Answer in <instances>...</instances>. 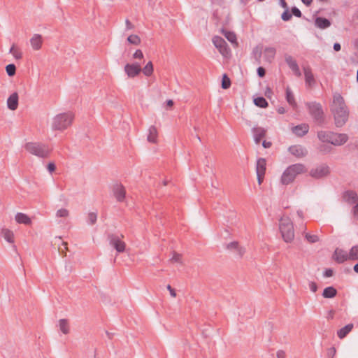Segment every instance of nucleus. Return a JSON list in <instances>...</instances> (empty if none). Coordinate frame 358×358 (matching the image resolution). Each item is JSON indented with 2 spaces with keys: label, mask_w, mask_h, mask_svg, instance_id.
Instances as JSON below:
<instances>
[{
  "label": "nucleus",
  "mask_w": 358,
  "mask_h": 358,
  "mask_svg": "<svg viewBox=\"0 0 358 358\" xmlns=\"http://www.w3.org/2000/svg\"><path fill=\"white\" fill-rule=\"evenodd\" d=\"M262 145H263V146H264L265 148H270V147H271V143H270V142H266V141H263Z\"/></svg>",
  "instance_id": "59"
},
{
  "label": "nucleus",
  "mask_w": 358,
  "mask_h": 358,
  "mask_svg": "<svg viewBox=\"0 0 358 358\" xmlns=\"http://www.w3.org/2000/svg\"><path fill=\"white\" fill-rule=\"evenodd\" d=\"M312 1H313V0H301V1H302L304 4H306V5H307V6L310 5V3H312Z\"/></svg>",
  "instance_id": "64"
},
{
  "label": "nucleus",
  "mask_w": 358,
  "mask_h": 358,
  "mask_svg": "<svg viewBox=\"0 0 358 358\" xmlns=\"http://www.w3.org/2000/svg\"><path fill=\"white\" fill-rule=\"evenodd\" d=\"M330 109L334 116L335 125L337 127H343L348 120L350 111L343 97L339 93L334 94Z\"/></svg>",
  "instance_id": "1"
},
{
  "label": "nucleus",
  "mask_w": 358,
  "mask_h": 358,
  "mask_svg": "<svg viewBox=\"0 0 358 358\" xmlns=\"http://www.w3.org/2000/svg\"><path fill=\"white\" fill-rule=\"evenodd\" d=\"M278 112L280 113V114H283L285 113V110L283 107H280L278 108Z\"/></svg>",
  "instance_id": "62"
},
{
  "label": "nucleus",
  "mask_w": 358,
  "mask_h": 358,
  "mask_svg": "<svg viewBox=\"0 0 358 358\" xmlns=\"http://www.w3.org/2000/svg\"><path fill=\"white\" fill-rule=\"evenodd\" d=\"M333 275V271L331 270V269H327L326 271H325V276L326 277H331Z\"/></svg>",
  "instance_id": "58"
},
{
  "label": "nucleus",
  "mask_w": 358,
  "mask_h": 358,
  "mask_svg": "<svg viewBox=\"0 0 358 358\" xmlns=\"http://www.w3.org/2000/svg\"><path fill=\"white\" fill-rule=\"evenodd\" d=\"M308 107L310 113L316 120H320L322 118L323 111L320 103H308Z\"/></svg>",
  "instance_id": "13"
},
{
  "label": "nucleus",
  "mask_w": 358,
  "mask_h": 358,
  "mask_svg": "<svg viewBox=\"0 0 358 358\" xmlns=\"http://www.w3.org/2000/svg\"><path fill=\"white\" fill-rule=\"evenodd\" d=\"M231 86V80L226 74H224L222 80V87L224 90L229 88Z\"/></svg>",
  "instance_id": "42"
},
{
  "label": "nucleus",
  "mask_w": 358,
  "mask_h": 358,
  "mask_svg": "<svg viewBox=\"0 0 358 358\" xmlns=\"http://www.w3.org/2000/svg\"><path fill=\"white\" fill-rule=\"evenodd\" d=\"M337 291L333 287H328L323 291L322 296L324 298H333L336 295Z\"/></svg>",
  "instance_id": "35"
},
{
  "label": "nucleus",
  "mask_w": 358,
  "mask_h": 358,
  "mask_svg": "<svg viewBox=\"0 0 358 358\" xmlns=\"http://www.w3.org/2000/svg\"><path fill=\"white\" fill-rule=\"evenodd\" d=\"M336 352V348H334V347H331V348L328 349L327 356L329 358H333L335 356Z\"/></svg>",
  "instance_id": "47"
},
{
  "label": "nucleus",
  "mask_w": 358,
  "mask_h": 358,
  "mask_svg": "<svg viewBox=\"0 0 358 358\" xmlns=\"http://www.w3.org/2000/svg\"><path fill=\"white\" fill-rule=\"evenodd\" d=\"M348 255H350L349 252L342 249L337 248L334 252L333 257L338 263H343L347 260H350V257H348Z\"/></svg>",
  "instance_id": "15"
},
{
  "label": "nucleus",
  "mask_w": 358,
  "mask_h": 358,
  "mask_svg": "<svg viewBox=\"0 0 358 358\" xmlns=\"http://www.w3.org/2000/svg\"><path fill=\"white\" fill-rule=\"evenodd\" d=\"M47 167L50 172L54 171L56 169L55 164L53 162L48 163Z\"/></svg>",
  "instance_id": "53"
},
{
  "label": "nucleus",
  "mask_w": 358,
  "mask_h": 358,
  "mask_svg": "<svg viewBox=\"0 0 358 358\" xmlns=\"http://www.w3.org/2000/svg\"><path fill=\"white\" fill-rule=\"evenodd\" d=\"M134 59H141L143 58V53L141 50H136L132 56Z\"/></svg>",
  "instance_id": "46"
},
{
  "label": "nucleus",
  "mask_w": 358,
  "mask_h": 358,
  "mask_svg": "<svg viewBox=\"0 0 358 358\" xmlns=\"http://www.w3.org/2000/svg\"><path fill=\"white\" fill-rule=\"evenodd\" d=\"M353 213L356 218L358 219V204L353 208Z\"/></svg>",
  "instance_id": "57"
},
{
  "label": "nucleus",
  "mask_w": 358,
  "mask_h": 358,
  "mask_svg": "<svg viewBox=\"0 0 358 358\" xmlns=\"http://www.w3.org/2000/svg\"><path fill=\"white\" fill-rule=\"evenodd\" d=\"M141 71L143 73L147 76H151L154 72V67L152 62L151 61L148 62L145 66L142 69Z\"/></svg>",
  "instance_id": "33"
},
{
  "label": "nucleus",
  "mask_w": 358,
  "mask_h": 358,
  "mask_svg": "<svg viewBox=\"0 0 358 358\" xmlns=\"http://www.w3.org/2000/svg\"><path fill=\"white\" fill-rule=\"evenodd\" d=\"M272 94V90L270 88H266L265 92V95L268 97H270V95Z\"/></svg>",
  "instance_id": "61"
},
{
  "label": "nucleus",
  "mask_w": 358,
  "mask_h": 358,
  "mask_svg": "<svg viewBox=\"0 0 358 358\" xmlns=\"http://www.w3.org/2000/svg\"><path fill=\"white\" fill-rule=\"evenodd\" d=\"M275 49L274 48H266L264 50V57L266 58V61L268 62H271V61L274 59L275 55Z\"/></svg>",
  "instance_id": "31"
},
{
  "label": "nucleus",
  "mask_w": 358,
  "mask_h": 358,
  "mask_svg": "<svg viewBox=\"0 0 358 358\" xmlns=\"http://www.w3.org/2000/svg\"><path fill=\"white\" fill-rule=\"evenodd\" d=\"M292 130L295 135L298 136H303L308 133L309 126L306 124H301L294 127Z\"/></svg>",
  "instance_id": "20"
},
{
  "label": "nucleus",
  "mask_w": 358,
  "mask_h": 358,
  "mask_svg": "<svg viewBox=\"0 0 358 358\" xmlns=\"http://www.w3.org/2000/svg\"><path fill=\"white\" fill-rule=\"evenodd\" d=\"M142 68L138 63H127L124 67L125 74L129 78H134L141 72Z\"/></svg>",
  "instance_id": "8"
},
{
  "label": "nucleus",
  "mask_w": 358,
  "mask_h": 358,
  "mask_svg": "<svg viewBox=\"0 0 358 358\" xmlns=\"http://www.w3.org/2000/svg\"><path fill=\"white\" fill-rule=\"evenodd\" d=\"M6 71L9 76H13L16 72V67L15 64H10L6 66Z\"/></svg>",
  "instance_id": "43"
},
{
  "label": "nucleus",
  "mask_w": 358,
  "mask_h": 358,
  "mask_svg": "<svg viewBox=\"0 0 358 358\" xmlns=\"http://www.w3.org/2000/svg\"><path fill=\"white\" fill-rule=\"evenodd\" d=\"M125 24L127 30H131L134 28V24L129 20H127L125 21Z\"/></svg>",
  "instance_id": "52"
},
{
  "label": "nucleus",
  "mask_w": 358,
  "mask_h": 358,
  "mask_svg": "<svg viewBox=\"0 0 358 358\" xmlns=\"http://www.w3.org/2000/svg\"><path fill=\"white\" fill-rule=\"evenodd\" d=\"M306 171L307 169L302 164L291 165L282 173L280 182L282 185H289L294 182L298 175L306 173Z\"/></svg>",
  "instance_id": "3"
},
{
  "label": "nucleus",
  "mask_w": 358,
  "mask_h": 358,
  "mask_svg": "<svg viewBox=\"0 0 358 358\" xmlns=\"http://www.w3.org/2000/svg\"><path fill=\"white\" fill-rule=\"evenodd\" d=\"M264 176L265 175H264V174H257L259 185H261L262 183L263 182L264 179Z\"/></svg>",
  "instance_id": "54"
},
{
  "label": "nucleus",
  "mask_w": 358,
  "mask_h": 358,
  "mask_svg": "<svg viewBox=\"0 0 358 358\" xmlns=\"http://www.w3.org/2000/svg\"><path fill=\"white\" fill-rule=\"evenodd\" d=\"M167 289L169 291V293L172 297L176 296V292L175 289H173L170 285H167Z\"/></svg>",
  "instance_id": "51"
},
{
  "label": "nucleus",
  "mask_w": 358,
  "mask_h": 358,
  "mask_svg": "<svg viewBox=\"0 0 358 358\" xmlns=\"http://www.w3.org/2000/svg\"><path fill=\"white\" fill-rule=\"evenodd\" d=\"M348 140V136L346 134L333 133L330 138V143L336 145L341 146L345 144Z\"/></svg>",
  "instance_id": "11"
},
{
  "label": "nucleus",
  "mask_w": 358,
  "mask_h": 358,
  "mask_svg": "<svg viewBox=\"0 0 358 358\" xmlns=\"http://www.w3.org/2000/svg\"><path fill=\"white\" fill-rule=\"evenodd\" d=\"M213 43L224 57H230L231 50L225 41L222 37L218 36H214L213 38Z\"/></svg>",
  "instance_id": "6"
},
{
  "label": "nucleus",
  "mask_w": 358,
  "mask_h": 358,
  "mask_svg": "<svg viewBox=\"0 0 358 358\" xmlns=\"http://www.w3.org/2000/svg\"><path fill=\"white\" fill-rule=\"evenodd\" d=\"M127 41L129 43L138 45L141 43V38L136 34H131L127 37Z\"/></svg>",
  "instance_id": "38"
},
{
  "label": "nucleus",
  "mask_w": 358,
  "mask_h": 358,
  "mask_svg": "<svg viewBox=\"0 0 358 358\" xmlns=\"http://www.w3.org/2000/svg\"><path fill=\"white\" fill-rule=\"evenodd\" d=\"M59 329L64 334H67L69 332V325L66 320L62 319L59 321Z\"/></svg>",
  "instance_id": "37"
},
{
  "label": "nucleus",
  "mask_w": 358,
  "mask_h": 358,
  "mask_svg": "<svg viewBox=\"0 0 358 358\" xmlns=\"http://www.w3.org/2000/svg\"><path fill=\"white\" fill-rule=\"evenodd\" d=\"M289 152L297 158H302L306 156V149L300 145H292L289 148Z\"/></svg>",
  "instance_id": "14"
},
{
  "label": "nucleus",
  "mask_w": 358,
  "mask_h": 358,
  "mask_svg": "<svg viewBox=\"0 0 358 358\" xmlns=\"http://www.w3.org/2000/svg\"><path fill=\"white\" fill-rule=\"evenodd\" d=\"M334 49L336 51H339L341 50V45L339 43H334Z\"/></svg>",
  "instance_id": "60"
},
{
  "label": "nucleus",
  "mask_w": 358,
  "mask_h": 358,
  "mask_svg": "<svg viewBox=\"0 0 358 358\" xmlns=\"http://www.w3.org/2000/svg\"><path fill=\"white\" fill-rule=\"evenodd\" d=\"M170 262L171 264H183L182 255L176 251H173L171 254Z\"/></svg>",
  "instance_id": "28"
},
{
  "label": "nucleus",
  "mask_w": 358,
  "mask_h": 358,
  "mask_svg": "<svg viewBox=\"0 0 358 358\" xmlns=\"http://www.w3.org/2000/svg\"><path fill=\"white\" fill-rule=\"evenodd\" d=\"M43 41L41 34H34L29 39V44L34 51H39L43 47Z\"/></svg>",
  "instance_id": "10"
},
{
  "label": "nucleus",
  "mask_w": 358,
  "mask_h": 358,
  "mask_svg": "<svg viewBox=\"0 0 358 358\" xmlns=\"http://www.w3.org/2000/svg\"><path fill=\"white\" fill-rule=\"evenodd\" d=\"M8 108L11 110H15L18 106V94L17 92L13 93L7 100Z\"/></svg>",
  "instance_id": "19"
},
{
  "label": "nucleus",
  "mask_w": 358,
  "mask_h": 358,
  "mask_svg": "<svg viewBox=\"0 0 358 358\" xmlns=\"http://www.w3.org/2000/svg\"><path fill=\"white\" fill-rule=\"evenodd\" d=\"M110 245L113 247L117 252H123L126 248V243L122 241V235L112 234L109 236Z\"/></svg>",
  "instance_id": "7"
},
{
  "label": "nucleus",
  "mask_w": 358,
  "mask_h": 358,
  "mask_svg": "<svg viewBox=\"0 0 358 358\" xmlns=\"http://www.w3.org/2000/svg\"><path fill=\"white\" fill-rule=\"evenodd\" d=\"M279 229L283 240L291 243L294 238L293 223L289 216L283 215L279 221Z\"/></svg>",
  "instance_id": "4"
},
{
  "label": "nucleus",
  "mask_w": 358,
  "mask_h": 358,
  "mask_svg": "<svg viewBox=\"0 0 358 358\" xmlns=\"http://www.w3.org/2000/svg\"><path fill=\"white\" fill-rule=\"evenodd\" d=\"M305 238L307 240V241L310 243H314L318 242L320 241V238L317 235L311 234L310 233H306Z\"/></svg>",
  "instance_id": "41"
},
{
  "label": "nucleus",
  "mask_w": 358,
  "mask_h": 358,
  "mask_svg": "<svg viewBox=\"0 0 358 358\" xmlns=\"http://www.w3.org/2000/svg\"><path fill=\"white\" fill-rule=\"evenodd\" d=\"M74 120L75 113L71 110L59 113L51 119V129L53 131L62 132L73 125Z\"/></svg>",
  "instance_id": "2"
},
{
  "label": "nucleus",
  "mask_w": 358,
  "mask_h": 358,
  "mask_svg": "<svg viewBox=\"0 0 358 358\" xmlns=\"http://www.w3.org/2000/svg\"><path fill=\"white\" fill-rule=\"evenodd\" d=\"M158 129L155 126H150L148 129L147 140L152 143H157L158 139Z\"/></svg>",
  "instance_id": "18"
},
{
  "label": "nucleus",
  "mask_w": 358,
  "mask_h": 358,
  "mask_svg": "<svg viewBox=\"0 0 358 358\" xmlns=\"http://www.w3.org/2000/svg\"><path fill=\"white\" fill-rule=\"evenodd\" d=\"M15 220L18 224L30 225L31 224V218L23 213H17L15 216Z\"/></svg>",
  "instance_id": "24"
},
{
  "label": "nucleus",
  "mask_w": 358,
  "mask_h": 358,
  "mask_svg": "<svg viewBox=\"0 0 358 358\" xmlns=\"http://www.w3.org/2000/svg\"><path fill=\"white\" fill-rule=\"evenodd\" d=\"M277 358H286V353L283 350H278L276 352Z\"/></svg>",
  "instance_id": "49"
},
{
  "label": "nucleus",
  "mask_w": 358,
  "mask_h": 358,
  "mask_svg": "<svg viewBox=\"0 0 358 358\" xmlns=\"http://www.w3.org/2000/svg\"><path fill=\"white\" fill-rule=\"evenodd\" d=\"M173 105V101L171 99L166 101V106L169 107H172Z\"/></svg>",
  "instance_id": "63"
},
{
  "label": "nucleus",
  "mask_w": 358,
  "mask_h": 358,
  "mask_svg": "<svg viewBox=\"0 0 358 358\" xmlns=\"http://www.w3.org/2000/svg\"><path fill=\"white\" fill-rule=\"evenodd\" d=\"M221 32L234 47H238V43L237 41L236 35L234 32L225 29H222Z\"/></svg>",
  "instance_id": "22"
},
{
  "label": "nucleus",
  "mask_w": 358,
  "mask_h": 358,
  "mask_svg": "<svg viewBox=\"0 0 358 358\" xmlns=\"http://www.w3.org/2000/svg\"><path fill=\"white\" fill-rule=\"evenodd\" d=\"M24 148L27 152L41 158L48 157L51 152L48 145L38 142H28Z\"/></svg>",
  "instance_id": "5"
},
{
  "label": "nucleus",
  "mask_w": 358,
  "mask_h": 358,
  "mask_svg": "<svg viewBox=\"0 0 358 358\" xmlns=\"http://www.w3.org/2000/svg\"><path fill=\"white\" fill-rule=\"evenodd\" d=\"M350 260L356 261L358 260V245H356L351 248L349 251Z\"/></svg>",
  "instance_id": "39"
},
{
  "label": "nucleus",
  "mask_w": 358,
  "mask_h": 358,
  "mask_svg": "<svg viewBox=\"0 0 358 358\" xmlns=\"http://www.w3.org/2000/svg\"><path fill=\"white\" fill-rule=\"evenodd\" d=\"M309 288L313 292H315L317 289V286L315 282H311L309 283Z\"/></svg>",
  "instance_id": "50"
},
{
  "label": "nucleus",
  "mask_w": 358,
  "mask_h": 358,
  "mask_svg": "<svg viewBox=\"0 0 358 358\" xmlns=\"http://www.w3.org/2000/svg\"><path fill=\"white\" fill-rule=\"evenodd\" d=\"M257 73L259 77H264L265 75V70L263 67H259L257 69Z\"/></svg>",
  "instance_id": "56"
},
{
  "label": "nucleus",
  "mask_w": 358,
  "mask_h": 358,
  "mask_svg": "<svg viewBox=\"0 0 358 358\" xmlns=\"http://www.w3.org/2000/svg\"><path fill=\"white\" fill-rule=\"evenodd\" d=\"M253 134L256 143H259L266 135V130L262 127H255L253 129Z\"/></svg>",
  "instance_id": "25"
},
{
  "label": "nucleus",
  "mask_w": 358,
  "mask_h": 358,
  "mask_svg": "<svg viewBox=\"0 0 358 358\" xmlns=\"http://www.w3.org/2000/svg\"><path fill=\"white\" fill-rule=\"evenodd\" d=\"M291 17L292 15L287 11H285L282 14V19L285 21L289 20Z\"/></svg>",
  "instance_id": "48"
},
{
  "label": "nucleus",
  "mask_w": 358,
  "mask_h": 358,
  "mask_svg": "<svg viewBox=\"0 0 358 358\" xmlns=\"http://www.w3.org/2000/svg\"><path fill=\"white\" fill-rule=\"evenodd\" d=\"M69 215V211L66 209L62 208L57 211V216L66 217Z\"/></svg>",
  "instance_id": "45"
},
{
  "label": "nucleus",
  "mask_w": 358,
  "mask_h": 358,
  "mask_svg": "<svg viewBox=\"0 0 358 358\" xmlns=\"http://www.w3.org/2000/svg\"><path fill=\"white\" fill-rule=\"evenodd\" d=\"M9 53L12 55L15 60H21L23 57V52L21 48L15 43L11 45Z\"/></svg>",
  "instance_id": "17"
},
{
  "label": "nucleus",
  "mask_w": 358,
  "mask_h": 358,
  "mask_svg": "<svg viewBox=\"0 0 358 358\" xmlns=\"http://www.w3.org/2000/svg\"><path fill=\"white\" fill-rule=\"evenodd\" d=\"M228 250L236 252L238 256L241 257L245 252V250L241 247L237 241H232L226 245Z\"/></svg>",
  "instance_id": "16"
},
{
  "label": "nucleus",
  "mask_w": 358,
  "mask_h": 358,
  "mask_svg": "<svg viewBox=\"0 0 358 358\" xmlns=\"http://www.w3.org/2000/svg\"><path fill=\"white\" fill-rule=\"evenodd\" d=\"M286 62L289 66V68L292 70V71L294 73V74L300 77L301 76L299 67L296 62L292 57H288L286 58Z\"/></svg>",
  "instance_id": "23"
},
{
  "label": "nucleus",
  "mask_w": 358,
  "mask_h": 358,
  "mask_svg": "<svg viewBox=\"0 0 358 358\" xmlns=\"http://www.w3.org/2000/svg\"><path fill=\"white\" fill-rule=\"evenodd\" d=\"M254 103L256 106L261 108H266L268 106L266 100L263 97H257L255 99Z\"/></svg>",
  "instance_id": "40"
},
{
  "label": "nucleus",
  "mask_w": 358,
  "mask_h": 358,
  "mask_svg": "<svg viewBox=\"0 0 358 358\" xmlns=\"http://www.w3.org/2000/svg\"><path fill=\"white\" fill-rule=\"evenodd\" d=\"M331 134L332 132L321 131L318 132L317 136L321 141L330 143V138Z\"/></svg>",
  "instance_id": "36"
},
{
  "label": "nucleus",
  "mask_w": 358,
  "mask_h": 358,
  "mask_svg": "<svg viewBox=\"0 0 358 358\" xmlns=\"http://www.w3.org/2000/svg\"><path fill=\"white\" fill-rule=\"evenodd\" d=\"M344 199L350 204L356 203L358 201V196L353 191L346 192L344 194Z\"/></svg>",
  "instance_id": "26"
},
{
  "label": "nucleus",
  "mask_w": 358,
  "mask_h": 358,
  "mask_svg": "<svg viewBox=\"0 0 358 358\" xmlns=\"http://www.w3.org/2000/svg\"><path fill=\"white\" fill-rule=\"evenodd\" d=\"M97 219V215L95 213H90L87 215V222L90 224H94Z\"/></svg>",
  "instance_id": "44"
},
{
  "label": "nucleus",
  "mask_w": 358,
  "mask_h": 358,
  "mask_svg": "<svg viewBox=\"0 0 358 358\" xmlns=\"http://www.w3.org/2000/svg\"><path fill=\"white\" fill-rule=\"evenodd\" d=\"M286 99L289 104L292 107L295 108L296 106L294 96L289 87L286 89Z\"/></svg>",
  "instance_id": "34"
},
{
  "label": "nucleus",
  "mask_w": 358,
  "mask_h": 358,
  "mask_svg": "<svg viewBox=\"0 0 358 358\" xmlns=\"http://www.w3.org/2000/svg\"><path fill=\"white\" fill-rule=\"evenodd\" d=\"M353 329V324H348L338 331L337 335L339 338H345Z\"/></svg>",
  "instance_id": "30"
},
{
  "label": "nucleus",
  "mask_w": 358,
  "mask_h": 358,
  "mask_svg": "<svg viewBox=\"0 0 358 358\" xmlns=\"http://www.w3.org/2000/svg\"><path fill=\"white\" fill-rule=\"evenodd\" d=\"M113 192L116 200L119 202H122L125 199L126 189L125 187L120 183H117L113 187Z\"/></svg>",
  "instance_id": "12"
},
{
  "label": "nucleus",
  "mask_w": 358,
  "mask_h": 358,
  "mask_svg": "<svg viewBox=\"0 0 358 358\" xmlns=\"http://www.w3.org/2000/svg\"><path fill=\"white\" fill-rule=\"evenodd\" d=\"M303 70L306 84L308 85V87H311L315 83L314 76L311 71V69L309 67H306L304 68Z\"/></svg>",
  "instance_id": "21"
},
{
  "label": "nucleus",
  "mask_w": 358,
  "mask_h": 358,
  "mask_svg": "<svg viewBox=\"0 0 358 358\" xmlns=\"http://www.w3.org/2000/svg\"><path fill=\"white\" fill-rule=\"evenodd\" d=\"M1 234L4 239L10 243H13L15 241L13 232L8 229H2Z\"/></svg>",
  "instance_id": "29"
},
{
  "label": "nucleus",
  "mask_w": 358,
  "mask_h": 358,
  "mask_svg": "<svg viewBox=\"0 0 358 358\" xmlns=\"http://www.w3.org/2000/svg\"><path fill=\"white\" fill-rule=\"evenodd\" d=\"M266 162L263 158H259L257 162L256 173L257 174L265 175L266 169Z\"/></svg>",
  "instance_id": "27"
},
{
  "label": "nucleus",
  "mask_w": 358,
  "mask_h": 358,
  "mask_svg": "<svg viewBox=\"0 0 358 358\" xmlns=\"http://www.w3.org/2000/svg\"><path fill=\"white\" fill-rule=\"evenodd\" d=\"M330 173V170L328 166L322 164L314 169H312L310 175L315 178H321L328 176Z\"/></svg>",
  "instance_id": "9"
},
{
  "label": "nucleus",
  "mask_w": 358,
  "mask_h": 358,
  "mask_svg": "<svg viewBox=\"0 0 358 358\" xmlns=\"http://www.w3.org/2000/svg\"><path fill=\"white\" fill-rule=\"evenodd\" d=\"M292 13H293L295 16L299 17L301 16V11H300L298 8H292Z\"/></svg>",
  "instance_id": "55"
},
{
  "label": "nucleus",
  "mask_w": 358,
  "mask_h": 358,
  "mask_svg": "<svg viewBox=\"0 0 358 358\" xmlns=\"http://www.w3.org/2000/svg\"><path fill=\"white\" fill-rule=\"evenodd\" d=\"M315 25L320 29H325L331 25L330 21L326 18L317 17L315 20Z\"/></svg>",
  "instance_id": "32"
}]
</instances>
